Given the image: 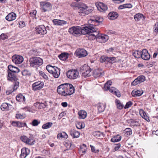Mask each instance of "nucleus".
Wrapping results in <instances>:
<instances>
[{
	"instance_id": "nucleus-1",
	"label": "nucleus",
	"mask_w": 158,
	"mask_h": 158,
	"mask_svg": "<svg viewBox=\"0 0 158 158\" xmlns=\"http://www.w3.org/2000/svg\"><path fill=\"white\" fill-rule=\"evenodd\" d=\"M84 34L86 35L89 40H92L98 37L99 31L96 32V30L93 27V25L90 24L89 27H85Z\"/></svg>"
},
{
	"instance_id": "nucleus-2",
	"label": "nucleus",
	"mask_w": 158,
	"mask_h": 158,
	"mask_svg": "<svg viewBox=\"0 0 158 158\" xmlns=\"http://www.w3.org/2000/svg\"><path fill=\"white\" fill-rule=\"evenodd\" d=\"M7 80L9 81L15 82L13 88V91L17 90L19 86V82L17 81L18 79L15 73H8L7 76Z\"/></svg>"
},
{
	"instance_id": "nucleus-3",
	"label": "nucleus",
	"mask_w": 158,
	"mask_h": 158,
	"mask_svg": "<svg viewBox=\"0 0 158 158\" xmlns=\"http://www.w3.org/2000/svg\"><path fill=\"white\" fill-rule=\"evenodd\" d=\"M85 27H81L79 26H73L69 29V32L74 36H77L81 34H84Z\"/></svg>"
},
{
	"instance_id": "nucleus-4",
	"label": "nucleus",
	"mask_w": 158,
	"mask_h": 158,
	"mask_svg": "<svg viewBox=\"0 0 158 158\" xmlns=\"http://www.w3.org/2000/svg\"><path fill=\"white\" fill-rule=\"evenodd\" d=\"M30 65L31 67L37 68L43 64V60L41 58L38 57H33L29 60Z\"/></svg>"
},
{
	"instance_id": "nucleus-5",
	"label": "nucleus",
	"mask_w": 158,
	"mask_h": 158,
	"mask_svg": "<svg viewBox=\"0 0 158 158\" xmlns=\"http://www.w3.org/2000/svg\"><path fill=\"white\" fill-rule=\"evenodd\" d=\"M112 83L111 81L109 80L104 85V89L106 90H109L110 92L115 94L118 97H120V93L118 89L113 87L111 88H110V86L112 85Z\"/></svg>"
},
{
	"instance_id": "nucleus-6",
	"label": "nucleus",
	"mask_w": 158,
	"mask_h": 158,
	"mask_svg": "<svg viewBox=\"0 0 158 158\" xmlns=\"http://www.w3.org/2000/svg\"><path fill=\"white\" fill-rule=\"evenodd\" d=\"M20 139L23 142L29 145L34 144L35 142L34 136L31 134L29 137L26 135L22 136L20 137Z\"/></svg>"
},
{
	"instance_id": "nucleus-7",
	"label": "nucleus",
	"mask_w": 158,
	"mask_h": 158,
	"mask_svg": "<svg viewBox=\"0 0 158 158\" xmlns=\"http://www.w3.org/2000/svg\"><path fill=\"white\" fill-rule=\"evenodd\" d=\"M80 71L82 73V76L85 77H89L90 76L91 69L86 64H85L80 67Z\"/></svg>"
},
{
	"instance_id": "nucleus-8",
	"label": "nucleus",
	"mask_w": 158,
	"mask_h": 158,
	"mask_svg": "<svg viewBox=\"0 0 158 158\" xmlns=\"http://www.w3.org/2000/svg\"><path fill=\"white\" fill-rule=\"evenodd\" d=\"M66 75L71 80H74L78 77L79 72L77 69H71L66 72Z\"/></svg>"
},
{
	"instance_id": "nucleus-9",
	"label": "nucleus",
	"mask_w": 158,
	"mask_h": 158,
	"mask_svg": "<svg viewBox=\"0 0 158 158\" xmlns=\"http://www.w3.org/2000/svg\"><path fill=\"white\" fill-rule=\"evenodd\" d=\"M44 85V82L41 81H36L32 85V89L33 91H37L41 89Z\"/></svg>"
},
{
	"instance_id": "nucleus-10",
	"label": "nucleus",
	"mask_w": 158,
	"mask_h": 158,
	"mask_svg": "<svg viewBox=\"0 0 158 158\" xmlns=\"http://www.w3.org/2000/svg\"><path fill=\"white\" fill-rule=\"evenodd\" d=\"M41 8L44 12L50 10L52 8L51 3L46 1L40 2Z\"/></svg>"
},
{
	"instance_id": "nucleus-11",
	"label": "nucleus",
	"mask_w": 158,
	"mask_h": 158,
	"mask_svg": "<svg viewBox=\"0 0 158 158\" xmlns=\"http://www.w3.org/2000/svg\"><path fill=\"white\" fill-rule=\"evenodd\" d=\"M36 33L40 35H44L47 33V30L44 25L38 26L35 28Z\"/></svg>"
},
{
	"instance_id": "nucleus-12",
	"label": "nucleus",
	"mask_w": 158,
	"mask_h": 158,
	"mask_svg": "<svg viewBox=\"0 0 158 158\" xmlns=\"http://www.w3.org/2000/svg\"><path fill=\"white\" fill-rule=\"evenodd\" d=\"M13 62L15 64H20L23 61V58L21 56L19 55H14L12 57Z\"/></svg>"
},
{
	"instance_id": "nucleus-13",
	"label": "nucleus",
	"mask_w": 158,
	"mask_h": 158,
	"mask_svg": "<svg viewBox=\"0 0 158 158\" xmlns=\"http://www.w3.org/2000/svg\"><path fill=\"white\" fill-rule=\"evenodd\" d=\"M76 56L79 57H84L87 55V51L84 49H78L76 52Z\"/></svg>"
},
{
	"instance_id": "nucleus-14",
	"label": "nucleus",
	"mask_w": 158,
	"mask_h": 158,
	"mask_svg": "<svg viewBox=\"0 0 158 158\" xmlns=\"http://www.w3.org/2000/svg\"><path fill=\"white\" fill-rule=\"evenodd\" d=\"M141 57L143 59L146 60H148L150 59V56L147 50L146 49L142 50Z\"/></svg>"
},
{
	"instance_id": "nucleus-15",
	"label": "nucleus",
	"mask_w": 158,
	"mask_h": 158,
	"mask_svg": "<svg viewBox=\"0 0 158 158\" xmlns=\"http://www.w3.org/2000/svg\"><path fill=\"white\" fill-rule=\"evenodd\" d=\"M30 150L28 148H23L21 149V153L20 156V158H25L30 153Z\"/></svg>"
},
{
	"instance_id": "nucleus-16",
	"label": "nucleus",
	"mask_w": 158,
	"mask_h": 158,
	"mask_svg": "<svg viewBox=\"0 0 158 158\" xmlns=\"http://www.w3.org/2000/svg\"><path fill=\"white\" fill-rule=\"evenodd\" d=\"M52 22L54 25L57 26H64L67 23V22L66 21L57 19H53Z\"/></svg>"
},
{
	"instance_id": "nucleus-17",
	"label": "nucleus",
	"mask_w": 158,
	"mask_h": 158,
	"mask_svg": "<svg viewBox=\"0 0 158 158\" xmlns=\"http://www.w3.org/2000/svg\"><path fill=\"white\" fill-rule=\"evenodd\" d=\"M93 11V9L92 8L88 9L87 10H86L79 9L78 11L79 15L81 16H85L91 13Z\"/></svg>"
},
{
	"instance_id": "nucleus-18",
	"label": "nucleus",
	"mask_w": 158,
	"mask_h": 158,
	"mask_svg": "<svg viewBox=\"0 0 158 158\" xmlns=\"http://www.w3.org/2000/svg\"><path fill=\"white\" fill-rule=\"evenodd\" d=\"M8 73H18L19 72L20 70L17 67H14L12 65H10L8 67Z\"/></svg>"
},
{
	"instance_id": "nucleus-19",
	"label": "nucleus",
	"mask_w": 158,
	"mask_h": 158,
	"mask_svg": "<svg viewBox=\"0 0 158 158\" xmlns=\"http://www.w3.org/2000/svg\"><path fill=\"white\" fill-rule=\"evenodd\" d=\"M67 86L68 96L73 94L74 92L75 89L73 85L67 83Z\"/></svg>"
},
{
	"instance_id": "nucleus-20",
	"label": "nucleus",
	"mask_w": 158,
	"mask_h": 158,
	"mask_svg": "<svg viewBox=\"0 0 158 158\" xmlns=\"http://www.w3.org/2000/svg\"><path fill=\"white\" fill-rule=\"evenodd\" d=\"M16 16V15L15 13H10L6 17V19L9 21H12L15 19Z\"/></svg>"
},
{
	"instance_id": "nucleus-21",
	"label": "nucleus",
	"mask_w": 158,
	"mask_h": 158,
	"mask_svg": "<svg viewBox=\"0 0 158 158\" xmlns=\"http://www.w3.org/2000/svg\"><path fill=\"white\" fill-rule=\"evenodd\" d=\"M72 6H73L75 7H78L79 9H82L83 10H87L88 8V6L84 3L80 2L78 5L76 3H74L72 4Z\"/></svg>"
},
{
	"instance_id": "nucleus-22",
	"label": "nucleus",
	"mask_w": 158,
	"mask_h": 158,
	"mask_svg": "<svg viewBox=\"0 0 158 158\" xmlns=\"http://www.w3.org/2000/svg\"><path fill=\"white\" fill-rule=\"evenodd\" d=\"M70 132V135L74 138H78L79 136L80 133L75 130L71 129Z\"/></svg>"
},
{
	"instance_id": "nucleus-23",
	"label": "nucleus",
	"mask_w": 158,
	"mask_h": 158,
	"mask_svg": "<svg viewBox=\"0 0 158 158\" xmlns=\"http://www.w3.org/2000/svg\"><path fill=\"white\" fill-rule=\"evenodd\" d=\"M12 107V106L7 103H4L1 106V108L2 110H8Z\"/></svg>"
},
{
	"instance_id": "nucleus-24",
	"label": "nucleus",
	"mask_w": 158,
	"mask_h": 158,
	"mask_svg": "<svg viewBox=\"0 0 158 158\" xmlns=\"http://www.w3.org/2000/svg\"><path fill=\"white\" fill-rule=\"evenodd\" d=\"M109 39L107 35L104 34H101L99 35V42L101 43H105Z\"/></svg>"
},
{
	"instance_id": "nucleus-25",
	"label": "nucleus",
	"mask_w": 158,
	"mask_h": 158,
	"mask_svg": "<svg viewBox=\"0 0 158 158\" xmlns=\"http://www.w3.org/2000/svg\"><path fill=\"white\" fill-rule=\"evenodd\" d=\"M16 100L19 102L24 103L25 100V98L24 96L22 94H19L16 97Z\"/></svg>"
},
{
	"instance_id": "nucleus-26",
	"label": "nucleus",
	"mask_w": 158,
	"mask_h": 158,
	"mask_svg": "<svg viewBox=\"0 0 158 158\" xmlns=\"http://www.w3.org/2000/svg\"><path fill=\"white\" fill-rule=\"evenodd\" d=\"M118 16V14L114 12H110L108 15V17L110 19L113 20L116 19Z\"/></svg>"
},
{
	"instance_id": "nucleus-27",
	"label": "nucleus",
	"mask_w": 158,
	"mask_h": 158,
	"mask_svg": "<svg viewBox=\"0 0 158 158\" xmlns=\"http://www.w3.org/2000/svg\"><path fill=\"white\" fill-rule=\"evenodd\" d=\"M143 92L142 90H134L131 92V94L133 97H136L141 96Z\"/></svg>"
},
{
	"instance_id": "nucleus-28",
	"label": "nucleus",
	"mask_w": 158,
	"mask_h": 158,
	"mask_svg": "<svg viewBox=\"0 0 158 158\" xmlns=\"http://www.w3.org/2000/svg\"><path fill=\"white\" fill-rule=\"evenodd\" d=\"M55 68V69L51 74H52L55 78H57L60 75V69L57 67H56Z\"/></svg>"
},
{
	"instance_id": "nucleus-29",
	"label": "nucleus",
	"mask_w": 158,
	"mask_h": 158,
	"mask_svg": "<svg viewBox=\"0 0 158 158\" xmlns=\"http://www.w3.org/2000/svg\"><path fill=\"white\" fill-rule=\"evenodd\" d=\"M65 83L61 84L59 86L57 89L58 93L62 96L64 90V89Z\"/></svg>"
},
{
	"instance_id": "nucleus-30",
	"label": "nucleus",
	"mask_w": 158,
	"mask_h": 158,
	"mask_svg": "<svg viewBox=\"0 0 158 158\" xmlns=\"http://www.w3.org/2000/svg\"><path fill=\"white\" fill-rule=\"evenodd\" d=\"M87 113L83 110H81L78 112L79 118L80 119H84L87 116Z\"/></svg>"
},
{
	"instance_id": "nucleus-31",
	"label": "nucleus",
	"mask_w": 158,
	"mask_h": 158,
	"mask_svg": "<svg viewBox=\"0 0 158 158\" xmlns=\"http://www.w3.org/2000/svg\"><path fill=\"white\" fill-rule=\"evenodd\" d=\"M129 123L133 127L139 126L140 125L139 121H136L134 119H130L129 120Z\"/></svg>"
},
{
	"instance_id": "nucleus-32",
	"label": "nucleus",
	"mask_w": 158,
	"mask_h": 158,
	"mask_svg": "<svg viewBox=\"0 0 158 158\" xmlns=\"http://www.w3.org/2000/svg\"><path fill=\"white\" fill-rule=\"evenodd\" d=\"M139 113L142 117L147 120V121H149V117L147 116L146 113L143 110H140L139 111Z\"/></svg>"
},
{
	"instance_id": "nucleus-33",
	"label": "nucleus",
	"mask_w": 158,
	"mask_h": 158,
	"mask_svg": "<svg viewBox=\"0 0 158 158\" xmlns=\"http://www.w3.org/2000/svg\"><path fill=\"white\" fill-rule=\"evenodd\" d=\"M34 106L40 109L44 108L46 106L45 103L40 102H36L35 103Z\"/></svg>"
},
{
	"instance_id": "nucleus-34",
	"label": "nucleus",
	"mask_w": 158,
	"mask_h": 158,
	"mask_svg": "<svg viewBox=\"0 0 158 158\" xmlns=\"http://www.w3.org/2000/svg\"><path fill=\"white\" fill-rule=\"evenodd\" d=\"M58 57L61 60H65L68 58V53L65 52L62 53L58 56Z\"/></svg>"
},
{
	"instance_id": "nucleus-35",
	"label": "nucleus",
	"mask_w": 158,
	"mask_h": 158,
	"mask_svg": "<svg viewBox=\"0 0 158 158\" xmlns=\"http://www.w3.org/2000/svg\"><path fill=\"white\" fill-rule=\"evenodd\" d=\"M99 8L101 9H99L100 11H105L107 9V6L102 2H99Z\"/></svg>"
},
{
	"instance_id": "nucleus-36",
	"label": "nucleus",
	"mask_w": 158,
	"mask_h": 158,
	"mask_svg": "<svg viewBox=\"0 0 158 158\" xmlns=\"http://www.w3.org/2000/svg\"><path fill=\"white\" fill-rule=\"evenodd\" d=\"M121 139V136L119 135H117L112 138L111 139V141L112 142H119L120 141Z\"/></svg>"
},
{
	"instance_id": "nucleus-37",
	"label": "nucleus",
	"mask_w": 158,
	"mask_h": 158,
	"mask_svg": "<svg viewBox=\"0 0 158 158\" xmlns=\"http://www.w3.org/2000/svg\"><path fill=\"white\" fill-rule=\"evenodd\" d=\"M141 53L142 51L137 50L133 52L132 55L135 58H139L141 57Z\"/></svg>"
},
{
	"instance_id": "nucleus-38",
	"label": "nucleus",
	"mask_w": 158,
	"mask_h": 158,
	"mask_svg": "<svg viewBox=\"0 0 158 158\" xmlns=\"http://www.w3.org/2000/svg\"><path fill=\"white\" fill-rule=\"evenodd\" d=\"M53 123L51 122H48L44 124L42 126V128L44 129H48L52 126Z\"/></svg>"
},
{
	"instance_id": "nucleus-39",
	"label": "nucleus",
	"mask_w": 158,
	"mask_h": 158,
	"mask_svg": "<svg viewBox=\"0 0 158 158\" xmlns=\"http://www.w3.org/2000/svg\"><path fill=\"white\" fill-rule=\"evenodd\" d=\"M115 102L117 108L120 110L122 109L123 107V105L122 104L120 100L116 99Z\"/></svg>"
},
{
	"instance_id": "nucleus-40",
	"label": "nucleus",
	"mask_w": 158,
	"mask_h": 158,
	"mask_svg": "<svg viewBox=\"0 0 158 158\" xmlns=\"http://www.w3.org/2000/svg\"><path fill=\"white\" fill-rule=\"evenodd\" d=\"M56 67L51 66L50 65H48L46 66V69L49 73H51L55 69Z\"/></svg>"
},
{
	"instance_id": "nucleus-41",
	"label": "nucleus",
	"mask_w": 158,
	"mask_h": 158,
	"mask_svg": "<svg viewBox=\"0 0 158 158\" xmlns=\"http://www.w3.org/2000/svg\"><path fill=\"white\" fill-rule=\"evenodd\" d=\"M142 17H143V15L139 13L136 14L134 16V18L136 21H139Z\"/></svg>"
},
{
	"instance_id": "nucleus-42",
	"label": "nucleus",
	"mask_w": 158,
	"mask_h": 158,
	"mask_svg": "<svg viewBox=\"0 0 158 158\" xmlns=\"http://www.w3.org/2000/svg\"><path fill=\"white\" fill-rule=\"evenodd\" d=\"M116 61V59L115 57H108L107 60V62L113 64Z\"/></svg>"
},
{
	"instance_id": "nucleus-43",
	"label": "nucleus",
	"mask_w": 158,
	"mask_h": 158,
	"mask_svg": "<svg viewBox=\"0 0 158 158\" xmlns=\"http://www.w3.org/2000/svg\"><path fill=\"white\" fill-rule=\"evenodd\" d=\"M137 78L140 83L143 82L145 80V77L143 75L140 76Z\"/></svg>"
},
{
	"instance_id": "nucleus-44",
	"label": "nucleus",
	"mask_w": 158,
	"mask_h": 158,
	"mask_svg": "<svg viewBox=\"0 0 158 158\" xmlns=\"http://www.w3.org/2000/svg\"><path fill=\"white\" fill-rule=\"evenodd\" d=\"M68 88L67 86V83H65L64 89V90L62 96H68Z\"/></svg>"
},
{
	"instance_id": "nucleus-45",
	"label": "nucleus",
	"mask_w": 158,
	"mask_h": 158,
	"mask_svg": "<svg viewBox=\"0 0 158 158\" xmlns=\"http://www.w3.org/2000/svg\"><path fill=\"white\" fill-rule=\"evenodd\" d=\"M37 11L35 10H33L30 13V16L33 18L36 19V14Z\"/></svg>"
},
{
	"instance_id": "nucleus-46",
	"label": "nucleus",
	"mask_w": 158,
	"mask_h": 158,
	"mask_svg": "<svg viewBox=\"0 0 158 158\" xmlns=\"http://www.w3.org/2000/svg\"><path fill=\"white\" fill-rule=\"evenodd\" d=\"M15 117L16 118H17L23 119L26 117V115L25 114H16Z\"/></svg>"
},
{
	"instance_id": "nucleus-47",
	"label": "nucleus",
	"mask_w": 158,
	"mask_h": 158,
	"mask_svg": "<svg viewBox=\"0 0 158 158\" xmlns=\"http://www.w3.org/2000/svg\"><path fill=\"white\" fill-rule=\"evenodd\" d=\"M22 74L23 76H29L31 75L30 71L27 70H24L22 72Z\"/></svg>"
},
{
	"instance_id": "nucleus-48",
	"label": "nucleus",
	"mask_w": 158,
	"mask_h": 158,
	"mask_svg": "<svg viewBox=\"0 0 158 158\" xmlns=\"http://www.w3.org/2000/svg\"><path fill=\"white\" fill-rule=\"evenodd\" d=\"M93 75L94 77L97 78L99 77V69H95L93 72Z\"/></svg>"
},
{
	"instance_id": "nucleus-49",
	"label": "nucleus",
	"mask_w": 158,
	"mask_h": 158,
	"mask_svg": "<svg viewBox=\"0 0 158 158\" xmlns=\"http://www.w3.org/2000/svg\"><path fill=\"white\" fill-rule=\"evenodd\" d=\"M40 75L43 77L44 79L47 80L48 78V76L43 71H39Z\"/></svg>"
},
{
	"instance_id": "nucleus-50",
	"label": "nucleus",
	"mask_w": 158,
	"mask_h": 158,
	"mask_svg": "<svg viewBox=\"0 0 158 158\" xmlns=\"http://www.w3.org/2000/svg\"><path fill=\"white\" fill-rule=\"evenodd\" d=\"M84 127L85 125L84 123L81 122H80L76 125L77 128L79 129L84 128Z\"/></svg>"
},
{
	"instance_id": "nucleus-51",
	"label": "nucleus",
	"mask_w": 158,
	"mask_h": 158,
	"mask_svg": "<svg viewBox=\"0 0 158 158\" xmlns=\"http://www.w3.org/2000/svg\"><path fill=\"white\" fill-rule=\"evenodd\" d=\"M26 126L25 123H23L21 122H18L17 123V127H25Z\"/></svg>"
},
{
	"instance_id": "nucleus-52",
	"label": "nucleus",
	"mask_w": 158,
	"mask_h": 158,
	"mask_svg": "<svg viewBox=\"0 0 158 158\" xmlns=\"http://www.w3.org/2000/svg\"><path fill=\"white\" fill-rule=\"evenodd\" d=\"M40 123V122H38L36 119L34 120L32 122L31 124L33 126H36Z\"/></svg>"
},
{
	"instance_id": "nucleus-53",
	"label": "nucleus",
	"mask_w": 158,
	"mask_h": 158,
	"mask_svg": "<svg viewBox=\"0 0 158 158\" xmlns=\"http://www.w3.org/2000/svg\"><path fill=\"white\" fill-rule=\"evenodd\" d=\"M153 31L155 32H158V23H156L154 25L153 27Z\"/></svg>"
},
{
	"instance_id": "nucleus-54",
	"label": "nucleus",
	"mask_w": 158,
	"mask_h": 158,
	"mask_svg": "<svg viewBox=\"0 0 158 158\" xmlns=\"http://www.w3.org/2000/svg\"><path fill=\"white\" fill-rule=\"evenodd\" d=\"M132 104V102L131 101L128 102L127 103L126 105H125L124 108L125 109L131 107Z\"/></svg>"
},
{
	"instance_id": "nucleus-55",
	"label": "nucleus",
	"mask_w": 158,
	"mask_h": 158,
	"mask_svg": "<svg viewBox=\"0 0 158 158\" xmlns=\"http://www.w3.org/2000/svg\"><path fill=\"white\" fill-rule=\"evenodd\" d=\"M108 57H106L104 56H102L100 59V61L101 62H107V59Z\"/></svg>"
},
{
	"instance_id": "nucleus-56",
	"label": "nucleus",
	"mask_w": 158,
	"mask_h": 158,
	"mask_svg": "<svg viewBox=\"0 0 158 158\" xmlns=\"http://www.w3.org/2000/svg\"><path fill=\"white\" fill-rule=\"evenodd\" d=\"M139 84H140V83L139 82L137 78H136L131 83V85L135 86Z\"/></svg>"
},
{
	"instance_id": "nucleus-57",
	"label": "nucleus",
	"mask_w": 158,
	"mask_h": 158,
	"mask_svg": "<svg viewBox=\"0 0 158 158\" xmlns=\"http://www.w3.org/2000/svg\"><path fill=\"white\" fill-rule=\"evenodd\" d=\"M25 25V23L23 21H20L19 22V27H23Z\"/></svg>"
},
{
	"instance_id": "nucleus-58",
	"label": "nucleus",
	"mask_w": 158,
	"mask_h": 158,
	"mask_svg": "<svg viewBox=\"0 0 158 158\" xmlns=\"http://www.w3.org/2000/svg\"><path fill=\"white\" fill-rule=\"evenodd\" d=\"M126 133L127 135H131L132 134L131 129L129 128H127L125 130Z\"/></svg>"
},
{
	"instance_id": "nucleus-59",
	"label": "nucleus",
	"mask_w": 158,
	"mask_h": 158,
	"mask_svg": "<svg viewBox=\"0 0 158 158\" xmlns=\"http://www.w3.org/2000/svg\"><path fill=\"white\" fill-rule=\"evenodd\" d=\"M7 38V36L5 34L2 33L0 35V39L3 40H5Z\"/></svg>"
},
{
	"instance_id": "nucleus-60",
	"label": "nucleus",
	"mask_w": 158,
	"mask_h": 158,
	"mask_svg": "<svg viewBox=\"0 0 158 158\" xmlns=\"http://www.w3.org/2000/svg\"><path fill=\"white\" fill-rule=\"evenodd\" d=\"M61 133L62 135V138H64L66 139L68 137V135L65 132H63Z\"/></svg>"
},
{
	"instance_id": "nucleus-61",
	"label": "nucleus",
	"mask_w": 158,
	"mask_h": 158,
	"mask_svg": "<svg viewBox=\"0 0 158 158\" xmlns=\"http://www.w3.org/2000/svg\"><path fill=\"white\" fill-rule=\"evenodd\" d=\"M90 146L91 147V150H92V152L96 153L98 151V150H96L95 149V147L94 146H93L90 145Z\"/></svg>"
},
{
	"instance_id": "nucleus-62",
	"label": "nucleus",
	"mask_w": 158,
	"mask_h": 158,
	"mask_svg": "<svg viewBox=\"0 0 158 158\" xmlns=\"http://www.w3.org/2000/svg\"><path fill=\"white\" fill-rule=\"evenodd\" d=\"M121 146L120 143H118L116 145L115 147L114 148V149L115 151L118 150Z\"/></svg>"
},
{
	"instance_id": "nucleus-63",
	"label": "nucleus",
	"mask_w": 158,
	"mask_h": 158,
	"mask_svg": "<svg viewBox=\"0 0 158 158\" xmlns=\"http://www.w3.org/2000/svg\"><path fill=\"white\" fill-rule=\"evenodd\" d=\"M125 8H131L132 7V6L131 4H124Z\"/></svg>"
},
{
	"instance_id": "nucleus-64",
	"label": "nucleus",
	"mask_w": 158,
	"mask_h": 158,
	"mask_svg": "<svg viewBox=\"0 0 158 158\" xmlns=\"http://www.w3.org/2000/svg\"><path fill=\"white\" fill-rule=\"evenodd\" d=\"M61 105L62 106L65 107L68 106V103L66 102H63L61 103Z\"/></svg>"
}]
</instances>
